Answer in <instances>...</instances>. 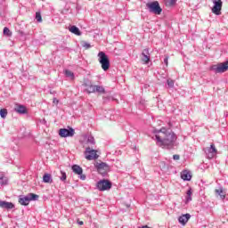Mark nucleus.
I'll use <instances>...</instances> for the list:
<instances>
[{"label":"nucleus","instance_id":"obj_1","mask_svg":"<svg viewBox=\"0 0 228 228\" xmlns=\"http://www.w3.org/2000/svg\"><path fill=\"white\" fill-rule=\"evenodd\" d=\"M154 133L156 134L155 140L159 147H162L163 149H174L177 135H175L172 130L161 128L160 130H155Z\"/></svg>","mask_w":228,"mask_h":228},{"label":"nucleus","instance_id":"obj_2","mask_svg":"<svg viewBox=\"0 0 228 228\" xmlns=\"http://www.w3.org/2000/svg\"><path fill=\"white\" fill-rule=\"evenodd\" d=\"M98 58V61L102 65V70H104V72L110 70V57L107 56L106 53L99 52Z\"/></svg>","mask_w":228,"mask_h":228},{"label":"nucleus","instance_id":"obj_3","mask_svg":"<svg viewBox=\"0 0 228 228\" xmlns=\"http://www.w3.org/2000/svg\"><path fill=\"white\" fill-rule=\"evenodd\" d=\"M146 8H148L150 13H154L155 15H161V12H163V9L158 1L147 3Z\"/></svg>","mask_w":228,"mask_h":228},{"label":"nucleus","instance_id":"obj_4","mask_svg":"<svg viewBox=\"0 0 228 228\" xmlns=\"http://www.w3.org/2000/svg\"><path fill=\"white\" fill-rule=\"evenodd\" d=\"M94 167L97 169L98 173L102 175V177H106V175H108V172L111 170V167L106 162H96L94 164Z\"/></svg>","mask_w":228,"mask_h":228},{"label":"nucleus","instance_id":"obj_5","mask_svg":"<svg viewBox=\"0 0 228 228\" xmlns=\"http://www.w3.org/2000/svg\"><path fill=\"white\" fill-rule=\"evenodd\" d=\"M31 200H38V195L35 193H28L27 196L20 195L19 197V203L21 206H29Z\"/></svg>","mask_w":228,"mask_h":228},{"label":"nucleus","instance_id":"obj_6","mask_svg":"<svg viewBox=\"0 0 228 228\" xmlns=\"http://www.w3.org/2000/svg\"><path fill=\"white\" fill-rule=\"evenodd\" d=\"M76 131L74 130V128L68 126V128H61L59 130V135L61 136V138H70L72 136H74Z\"/></svg>","mask_w":228,"mask_h":228},{"label":"nucleus","instance_id":"obj_7","mask_svg":"<svg viewBox=\"0 0 228 228\" xmlns=\"http://www.w3.org/2000/svg\"><path fill=\"white\" fill-rule=\"evenodd\" d=\"M86 159L88 161H92L94 159H97L99 155H97V151L93 150L90 147H87L85 151Z\"/></svg>","mask_w":228,"mask_h":228},{"label":"nucleus","instance_id":"obj_8","mask_svg":"<svg viewBox=\"0 0 228 228\" xmlns=\"http://www.w3.org/2000/svg\"><path fill=\"white\" fill-rule=\"evenodd\" d=\"M96 186L100 191H106L111 190V182L110 180H101L97 183Z\"/></svg>","mask_w":228,"mask_h":228},{"label":"nucleus","instance_id":"obj_9","mask_svg":"<svg viewBox=\"0 0 228 228\" xmlns=\"http://www.w3.org/2000/svg\"><path fill=\"white\" fill-rule=\"evenodd\" d=\"M211 70H214L216 74H224V72H227L228 66L225 65V62L219 63L218 65H213Z\"/></svg>","mask_w":228,"mask_h":228},{"label":"nucleus","instance_id":"obj_10","mask_svg":"<svg viewBox=\"0 0 228 228\" xmlns=\"http://www.w3.org/2000/svg\"><path fill=\"white\" fill-rule=\"evenodd\" d=\"M212 3L214 4L212 12L215 13V15H220L222 13V0H212Z\"/></svg>","mask_w":228,"mask_h":228},{"label":"nucleus","instance_id":"obj_11","mask_svg":"<svg viewBox=\"0 0 228 228\" xmlns=\"http://www.w3.org/2000/svg\"><path fill=\"white\" fill-rule=\"evenodd\" d=\"M71 169L74 172V174L80 175V179L82 181H85V179H86V175H83V168L78 165H73Z\"/></svg>","mask_w":228,"mask_h":228},{"label":"nucleus","instance_id":"obj_12","mask_svg":"<svg viewBox=\"0 0 228 228\" xmlns=\"http://www.w3.org/2000/svg\"><path fill=\"white\" fill-rule=\"evenodd\" d=\"M207 157L208 159H213L216 156V147L212 143L209 148L206 151Z\"/></svg>","mask_w":228,"mask_h":228},{"label":"nucleus","instance_id":"obj_13","mask_svg":"<svg viewBox=\"0 0 228 228\" xmlns=\"http://www.w3.org/2000/svg\"><path fill=\"white\" fill-rule=\"evenodd\" d=\"M191 218V215L190 214H183L178 217V222L182 225H186L188 224V221Z\"/></svg>","mask_w":228,"mask_h":228},{"label":"nucleus","instance_id":"obj_14","mask_svg":"<svg viewBox=\"0 0 228 228\" xmlns=\"http://www.w3.org/2000/svg\"><path fill=\"white\" fill-rule=\"evenodd\" d=\"M0 208H2L3 209H13L15 208V205L8 201H0Z\"/></svg>","mask_w":228,"mask_h":228},{"label":"nucleus","instance_id":"obj_15","mask_svg":"<svg viewBox=\"0 0 228 228\" xmlns=\"http://www.w3.org/2000/svg\"><path fill=\"white\" fill-rule=\"evenodd\" d=\"M14 110L16 113H19L20 115H26L28 113V110L26 109V106L24 105H18Z\"/></svg>","mask_w":228,"mask_h":228},{"label":"nucleus","instance_id":"obj_16","mask_svg":"<svg viewBox=\"0 0 228 228\" xmlns=\"http://www.w3.org/2000/svg\"><path fill=\"white\" fill-rule=\"evenodd\" d=\"M181 178L183 181H191V174H190L189 171L184 170L181 173Z\"/></svg>","mask_w":228,"mask_h":228},{"label":"nucleus","instance_id":"obj_17","mask_svg":"<svg viewBox=\"0 0 228 228\" xmlns=\"http://www.w3.org/2000/svg\"><path fill=\"white\" fill-rule=\"evenodd\" d=\"M43 183H53V175H51V174H45L43 175Z\"/></svg>","mask_w":228,"mask_h":228},{"label":"nucleus","instance_id":"obj_18","mask_svg":"<svg viewBox=\"0 0 228 228\" xmlns=\"http://www.w3.org/2000/svg\"><path fill=\"white\" fill-rule=\"evenodd\" d=\"M69 31H70V33H73L74 35H77V37H80V35H81V30H79V28H77L76 26H71L69 28Z\"/></svg>","mask_w":228,"mask_h":228},{"label":"nucleus","instance_id":"obj_19","mask_svg":"<svg viewBox=\"0 0 228 228\" xmlns=\"http://www.w3.org/2000/svg\"><path fill=\"white\" fill-rule=\"evenodd\" d=\"M8 184V178L4 175H0V185L6 186Z\"/></svg>","mask_w":228,"mask_h":228},{"label":"nucleus","instance_id":"obj_20","mask_svg":"<svg viewBox=\"0 0 228 228\" xmlns=\"http://www.w3.org/2000/svg\"><path fill=\"white\" fill-rule=\"evenodd\" d=\"M166 6L168 8H172V6H175L177 0H164Z\"/></svg>","mask_w":228,"mask_h":228},{"label":"nucleus","instance_id":"obj_21","mask_svg":"<svg viewBox=\"0 0 228 228\" xmlns=\"http://www.w3.org/2000/svg\"><path fill=\"white\" fill-rule=\"evenodd\" d=\"M216 193L217 195H219L220 199L222 200H225V194H224V189L223 188H220V189H217L216 190Z\"/></svg>","mask_w":228,"mask_h":228},{"label":"nucleus","instance_id":"obj_22","mask_svg":"<svg viewBox=\"0 0 228 228\" xmlns=\"http://www.w3.org/2000/svg\"><path fill=\"white\" fill-rule=\"evenodd\" d=\"M94 92H97L98 94H105L106 90L102 86H95Z\"/></svg>","mask_w":228,"mask_h":228},{"label":"nucleus","instance_id":"obj_23","mask_svg":"<svg viewBox=\"0 0 228 228\" xmlns=\"http://www.w3.org/2000/svg\"><path fill=\"white\" fill-rule=\"evenodd\" d=\"M86 92H87V94H95V86L90 85L87 86V88L86 89Z\"/></svg>","mask_w":228,"mask_h":228},{"label":"nucleus","instance_id":"obj_24","mask_svg":"<svg viewBox=\"0 0 228 228\" xmlns=\"http://www.w3.org/2000/svg\"><path fill=\"white\" fill-rule=\"evenodd\" d=\"M186 195V204H188V202H191V188L187 191Z\"/></svg>","mask_w":228,"mask_h":228},{"label":"nucleus","instance_id":"obj_25","mask_svg":"<svg viewBox=\"0 0 228 228\" xmlns=\"http://www.w3.org/2000/svg\"><path fill=\"white\" fill-rule=\"evenodd\" d=\"M64 73H65L66 77H70V79H74V72H72L69 69H66L64 71Z\"/></svg>","mask_w":228,"mask_h":228},{"label":"nucleus","instance_id":"obj_26","mask_svg":"<svg viewBox=\"0 0 228 228\" xmlns=\"http://www.w3.org/2000/svg\"><path fill=\"white\" fill-rule=\"evenodd\" d=\"M7 115H8V110L6 109L0 110V117L2 118H6Z\"/></svg>","mask_w":228,"mask_h":228},{"label":"nucleus","instance_id":"obj_27","mask_svg":"<svg viewBox=\"0 0 228 228\" xmlns=\"http://www.w3.org/2000/svg\"><path fill=\"white\" fill-rule=\"evenodd\" d=\"M87 143H90V145H95V138H94L92 135H89L87 137Z\"/></svg>","mask_w":228,"mask_h":228},{"label":"nucleus","instance_id":"obj_28","mask_svg":"<svg viewBox=\"0 0 228 228\" xmlns=\"http://www.w3.org/2000/svg\"><path fill=\"white\" fill-rule=\"evenodd\" d=\"M142 61L143 63H149L151 61V55H142Z\"/></svg>","mask_w":228,"mask_h":228},{"label":"nucleus","instance_id":"obj_29","mask_svg":"<svg viewBox=\"0 0 228 228\" xmlns=\"http://www.w3.org/2000/svg\"><path fill=\"white\" fill-rule=\"evenodd\" d=\"M61 176H60V180L62 182L67 181V173H65L64 171H61Z\"/></svg>","mask_w":228,"mask_h":228},{"label":"nucleus","instance_id":"obj_30","mask_svg":"<svg viewBox=\"0 0 228 228\" xmlns=\"http://www.w3.org/2000/svg\"><path fill=\"white\" fill-rule=\"evenodd\" d=\"M4 35H6V37H12V31H10V28H8L7 27H4Z\"/></svg>","mask_w":228,"mask_h":228},{"label":"nucleus","instance_id":"obj_31","mask_svg":"<svg viewBox=\"0 0 228 228\" xmlns=\"http://www.w3.org/2000/svg\"><path fill=\"white\" fill-rule=\"evenodd\" d=\"M36 20L42 22V14L39 12H36Z\"/></svg>","mask_w":228,"mask_h":228},{"label":"nucleus","instance_id":"obj_32","mask_svg":"<svg viewBox=\"0 0 228 228\" xmlns=\"http://www.w3.org/2000/svg\"><path fill=\"white\" fill-rule=\"evenodd\" d=\"M167 83L169 88H174V80L167 79Z\"/></svg>","mask_w":228,"mask_h":228},{"label":"nucleus","instance_id":"obj_33","mask_svg":"<svg viewBox=\"0 0 228 228\" xmlns=\"http://www.w3.org/2000/svg\"><path fill=\"white\" fill-rule=\"evenodd\" d=\"M82 47H85V49H90V47H92V45H90V43L84 42L82 44Z\"/></svg>","mask_w":228,"mask_h":228},{"label":"nucleus","instance_id":"obj_34","mask_svg":"<svg viewBox=\"0 0 228 228\" xmlns=\"http://www.w3.org/2000/svg\"><path fill=\"white\" fill-rule=\"evenodd\" d=\"M145 55H151V53H149V48H146L142 51V56H145Z\"/></svg>","mask_w":228,"mask_h":228},{"label":"nucleus","instance_id":"obj_35","mask_svg":"<svg viewBox=\"0 0 228 228\" xmlns=\"http://www.w3.org/2000/svg\"><path fill=\"white\" fill-rule=\"evenodd\" d=\"M180 156L179 155H174L173 156V159H175V161H178V159H180Z\"/></svg>","mask_w":228,"mask_h":228},{"label":"nucleus","instance_id":"obj_36","mask_svg":"<svg viewBox=\"0 0 228 228\" xmlns=\"http://www.w3.org/2000/svg\"><path fill=\"white\" fill-rule=\"evenodd\" d=\"M111 99V96H104L103 97V102H106L107 101H110Z\"/></svg>","mask_w":228,"mask_h":228},{"label":"nucleus","instance_id":"obj_37","mask_svg":"<svg viewBox=\"0 0 228 228\" xmlns=\"http://www.w3.org/2000/svg\"><path fill=\"white\" fill-rule=\"evenodd\" d=\"M164 63H165L166 65H168V57H166V58L164 59Z\"/></svg>","mask_w":228,"mask_h":228},{"label":"nucleus","instance_id":"obj_38","mask_svg":"<svg viewBox=\"0 0 228 228\" xmlns=\"http://www.w3.org/2000/svg\"><path fill=\"white\" fill-rule=\"evenodd\" d=\"M77 224H78V225H84V222L83 221H77Z\"/></svg>","mask_w":228,"mask_h":228},{"label":"nucleus","instance_id":"obj_39","mask_svg":"<svg viewBox=\"0 0 228 228\" xmlns=\"http://www.w3.org/2000/svg\"><path fill=\"white\" fill-rule=\"evenodd\" d=\"M58 102H59L58 100L56 98H53V103L58 104Z\"/></svg>","mask_w":228,"mask_h":228},{"label":"nucleus","instance_id":"obj_40","mask_svg":"<svg viewBox=\"0 0 228 228\" xmlns=\"http://www.w3.org/2000/svg\"><path fill=\"white\" fill-rule=\"evenodd\" d=\"M225 65L228 67V60L224 61Z\"/></svg>","mask_w":228,"mask_h":228}]
</instances>
